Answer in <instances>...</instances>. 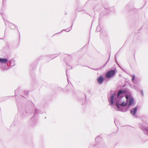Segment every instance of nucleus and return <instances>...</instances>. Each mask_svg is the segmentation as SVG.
Listing matches in <instances>:
<instances>
[{
  "label": "nucleus",
  "instance_id": "412c9836",
  "mask_svg": "<svg viewBox=\"0 0 148 148\" xmlns=\"http://www.w3.org/2000/svg\"><path fill=\"white\" fill-rule=\"evenodd\" d=\"M17 91V90H15V93Z\"/></svg>",
  "mask_w": 148,
  "mask_h": 148
},
{
  "label": "nucleus",
  "instance_id": "423d86ee",
  "mask_svg": "<svg viewBox=\"0 0 148 148\" xmlns=\"http://www.w3.org/2000/svg\"><path fill=\"white\" fill-rule=\"evenodd\" d=\"M10 65L9 66L12 67L15 65V60L13 59H12L8 61V66L9 65Z\"/></svg>",
  "mask_w": 148,
  "mask_h": 148
},
{
  "label": "nucleus",
  "instance_id": "f03ea898",
  "mask_svg": "<svg viewBox=\"0 0 148 148\" xmlns=\"http://www.w3.org/2000/svg\"><path fill=\"white\" fill-rule=\"evenodd\" d=\"M116 71V69L115 70H112L109 71L106 74V77L108 78L112 77L115 74Z\"/></svg>",
  "mask_w": 148,
  "mask_h": 148
},
{
  "label": "nucleus",
  "instance_id": "7ed1b4c3",
  "mask_svg": "<svg viewBox=\"0 0 148 148\" xmlns=\"http://www.w3.org/2000/svg\"><path fill=\"white\" fill-rule=\"evenodd\" d=\"M138 107L136 106L130 110L131 114L135 118H137L138 116L136 114L137 110Z\"/></svg>",
  "mask_w": 148,
  "mask_h": 148
},
{
  "label": "nucleus",
  "instance_id": "9d476101",
  "mask_svg": "<svg viewBox=\"0 0 148 148\" xmlns=\"http://www.w3.org/2000/svg\"><path fill=\"white\" fill-rule=\"evenodd\" d=\"M8 25L12 29L15 27V25L11 23H8Z\"/></svg>",
  "mask_w": 148,
  "mask_h": 148
},
{
  "label": "nucleus",
  "instance_id": "f257e3e1",
  "mask_svg": "<svg viewBox=\"0 0 148 148\" xmlns=\"http://www.w3.org/2000/svg\"><path fill=\"white\" fill-rule=\"evenodd\" d=\"M126 92L125 91L120 90L117 95L115 93L111 94L110 98H108L110 105L116 108L117 111L124 112L126 111L124 108L127 105L128 107L132 105L134 102V99L130 94L125 95L126 102L123 101L122 98L125 95Z\"/></svg>",
  "mask_w": 148,
  "mask_h": 148
},
{
  "label": "nucleus",
  "instance_id": "0eeeda50",
  "mask_svg": "<svg viewBox=\"0 0 148 148\" xmlns=\"http://www.w3.org/2000/svg\"><path fill=\"white\" fill-rule=\"evenodd\" d=\"M8 61V59L5 58H0V65L5 64Z\"/></svg>",
  "mask_w": 148,
  "mask_h": 148
},
{
  "label": "nucleus",
  "instance_id": "39448f33",
  "mask_svg": "<svg viewBox=\"0 0 148 148\" xmlns=\"http://www.w3.org/2000/svg\"><path fill=\"white\" fill-rule=\"evenodd\" d=\"M139 127L141 130L146 132L147 133V132L148 130V127L147 126L144 125H142V124H140L139 125Z\"/></svg>",
  "mask_w": 148,
  "mask_h": 148
},
{
  "label": "nucleus",
  "instance_id": "4be33fe9",
  "mask_svg": "<svg viewBox=\"0 0 148 148\" xmlns=\"http://www.w3.org/2000/svg\"><path fill=\"white\" fill-rule=\"evenodd\" d=\"M93 69V70H96V69Z\"/></svg>",
  "mask_w": 148,
  "mask_h": 148
},
{
  "label": "nucleus",
  "instance_id": "4468645a",
  "mask_svg": "<svg viewBox=\"0 0 148 148\" xmlns=\"http://www.w3.org/2000/svg\"><path fill=\"white\" fill-rule=\"evenodd\" d=\"M132 81H134V79H135V75H132Z\"/></svg>",
  "mask_w": 148,
  "mask_h": 148
},
{
  "label": "nucleus",
  "instance_id": "f8f14e48",
  "mask_svg": "<svg viewBox=\"0 0 148 148\" xmlns=\"http://www.w3.org/2000/svg\"><path fill=\"white\" fill-rule=\"evenodd\" d=\"M101 30L100 26V25H98L97 27L96 31L97 32H99Z\"/></svg>",
  "mask_w": 148,
  "mask_h": 148
},
{
  "label": "nucleus",
  "instance_id": "5701e85b",
  "mask_svg": "<svg viewBox=\"0 0 148 148\" xmlns=\"http://www.w3.org/2000/svg\"><path fill=\"white\" fill-rule=\"evenodd\" d=\"M5 25H6V23L5 22Z\"/></svg>",
  "mask_w": 148,
  "mask_h": 148
},
{
  "label": "nucleus",
  "instance_id": "2eb2a0df",
  "mask_svg": "<svg viewBox=\"0 0 148 148\" xmlns=\"http://www.w3.org/2000/svg\"><path fill=\"white\" fill-rule=\"evenodd\" d=\"M24 93L26 95H28V91H24Z\"/></svg>",
  "mask_w": 148,
  "mask_h": 148
},
{
  "label": "nucleus",
  "instance_id": "6e6552de",
  "mask_svg": "<svg viewBox=\"0 0 148 148\" xmlns=\"http://www.w3.org/2000/svg\"><path fill=\"white\" fill-rule=\"evenodd\" d=\"M0 66L1 70L3 71H6L10 68V67L8 66V67L6 66L5 64L0 65Z\"/></svg>",
  "mask_w": 148,
  "mask_h": 148
},
{
  "label": "nucleus",
  "instance_id": "a211bd4d",
  "mask_svg": "<svg viewBox=\"0 0 148 148\" xmlns=\"http://www.w3.org/2000/svg\"><path fill=\"white\" fill-rule=\"evenodd\" d=\"M99 137H98L95 138V140L96 141H97L99 139Z\"/></svg>",
  "mask_w": 148,
  "mask_h": 148
},
{
  "label": "nucleus",
  "instance_id": "20e7f679",
  "mask_svg": "<svg viewBox=\"0 0 148 148\" xmlns=\"http://www.w3.org/2000/svg\"><path fill=\"white\" fill-rule=\"evenodd\" d=\"M38 113H40L39 110L38 109H35V112L34 114V116L31 118V120L34 122L35 123H36L37 122V120L36 119H35V117L36 116V114Z\"/></svg>",
  "mask_w": 148,
  "mask_h": 148
},
{
  "label": "nucleus",
  "instance_id": "dca6fc26",
  "mask_svg": "<svg viewBox=\"0 0 148 148\" xmlns=\"http://www.w3.org/2000/svg\"><path fill=\"white\" fill-rule=\"evenodd\" d=\"M109 58L108 59V61L104 64V65H103V67H105L106 65V64H107L109 60Z\"/></svg>",
  "mask_w": 148,
  "mask_h": 148
},
{
  "label": "nucleus",
  "instance_id": "b1692460",
  "mask_svg": "<svg viewBox=\"0 0 148 148\" xmlns=\"http://www.w3.org/2000/svg\"><path fill=\"white\" fill-rule=\"evenodd\" d=\"M115 61L116 62V58L115 59Z\"/></svg>",
  "mask_w": 148,
  "mask_h": 148
},
{
  "label": "nucleus",
  "instance_id": "9b49d317",
  "mask_svg": "<svg viewBox=\"0 0 148 148\" xmlns=\"http://www.w3.org/2000/svg\"><path fill=\"white\" fill-rule=\"evenodd\" d=\"M58 56V54H55L52 55H51L50 56H49L50 58H51L52 59H53L54 58Z\"/></svg>",
  "mask_w": 148,
  "mask_h": 148
},
{
  "label": "nucleus",
  "instance_id": "6ab92c4d",
  "mask_svg": "<svg viewBox=\"0 0 148 148\" xmlns=\"http://www.w3.org/2000/svg\"><path fill=\"white\" fill-rule=\"evenodd\" d=\"M66 76L67 77V81H68V82H69L68 76V75H67V71H66Z\"/></svg>",
  "mask_w": 148,
  "mask_h": 148
},
{
  "label": "nucleus",
  "instance_id": "aec40b11",
  "mask_svg": "<svg viewBox=\"0 0 148 148\" xmlns=\"http://www.w3.org/2000/svg\"><path fill=\"white\" fill-rule=\"evenodd\" d=\"M133 88H134V89H135V88H136V86H134L133 87Z\"/></svg>",
  "mask_w": 148,
  "mask_h": 148
},
{
  "label": "nucleus",
  "instance_id": "1a4fd4ad",
  "mask_svg": "<svg viewBox=\"0 0 148 148\" xmlns=\"http://www.w3.org/2000/svg\"><path fill=\"white\" fill-rule=\"evenodd\" d=\"M104 78L102 76H100L97 79L98 83L99 84H102L104 81Z\"/></svg>",
  "mask_w": 148,
  "mask_h": 148
},
{
  "label": "nucleus",
  "instance_id": "ddd939ff",
  "mask_svg": "<svg viewBox=\"0 0 148 148\" xmlns=\"http://www.w3.org/2000/svg\"><path fill=\"white\" fill-rule=\"evenodd\" d=\"M71 29V27H69V28H68V29H63L62 30H64L66 32H68ZM62 30L61 32H62Z\"/></svg>",
  "mask_w": 148,
  "mask_h": 148
},
{
  "label": "nucleus",
  "instance_id": "f3484780",
  "mask_svg": "<svg viewBox=\"0 0 148 148\" xmlns=\"http://www.w3.org/2000/svg\"><path fill=\"white\" fill-rule=\"evenodd\" d=\"M140 92H141V93L142 94V95L143 96L144 95V93H143V91L141 90L140 91Z\"/></svg>",
  "mask_w": 148,
  "mask_h": 148
}]
</instances>
